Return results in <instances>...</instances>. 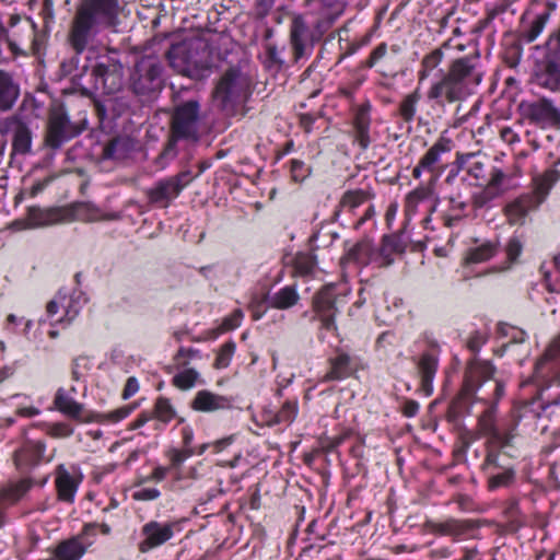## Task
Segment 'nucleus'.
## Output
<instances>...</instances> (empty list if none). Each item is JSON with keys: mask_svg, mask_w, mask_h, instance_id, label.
Wrapping results in <instances>:
<instances>
[{"mask_svg": "<svg viewBox=\"0 0 560 560\" xmlns=\"http://www.w3.org/2000/svg\"><path fill=\"white\" fill-rule=\"evenodd\" d=\"M349 4V0H303V5L316 16V20L311 25L304 15H293L289 37L294 62L312 55L315 44L345 14Z\"/></svg>", "mask_w": 560, "mask_h": 560, "instance_id": "nucleus-1", "label": "nucleus"}, {"mask_svg": "<svg viewBox=\"0 0 560 560\" xmlns=\"http://www.w3.org/2000/svg\"><path fill=\"white\" fill-rule=\"evenodd\" d=\"M480 57L478 52L454 59L440 80L427 92V98L443 106L463 102L474 93L482 80Z\"/></svg>", "mask_w": 560, "mask_h": 560, "instance_id": "nucleus-2", "label": "nucleus"}, {"mask_svg": "<svg viewBox=\"0 0 560 560\" xmlns=\"http://www.w3.org/2000/svg\"><path fill=\"white\" fill-rule=\"evenodd\" d=\"M118 22L116 0H82L68 32V43L77 55L82 54L103 28H115Z\"/></svg>", "mask_w": 560, "mask_h": 560, "instance_id": "nucleus-3", "label": "nucleus"}, {"mask_svg": "<svg viewBox=\"0 0 560 560\" xmlns=\"http://www.w3.org/2000/svg\"><path fill=\"white\" fill-rule=\"evenodd\" d=\"M253 89L252 77L241 67L233 66L219 77L212 91V97L224 115L235 116L249 100Z\"/></svg>", "mask_w": 560, "mask_h": 560, "instance_id": "nucleus-4", "label": "nucleus"}, {"mask_svg": "<svg viewBox=\"0 0 560 560\" xmlns=\"http://www.w3.org/2000/svg\"><path fill=\"white\" fill-rule=\"evenodd\" d=\"M201 120V105L198 100L191 98L175 105L170 122L171 138L164 152L173 150L179 140L197 141Z\"/></svg>", "mask_w": 560, "mask_h": 560, "instance_id": "nucleus-5", "label": "nucleus"}, {"mask_svg": "<svg viewBox=\"0 0 560 560\" xmlns=\"http://www.w3.org/2000/svg\"><path fill=\"white\" fill-rule=\"evenodd\" d=\"M86 128L85 115L71 120L62 104L54 105L48 112L44 142L49 149L58 150L63 143L78 137Z\"/></svg>", "mask_w": 560, "mask_h": 560, "instance_id": "nucleus-6", "label": "nucleus"}, {"mask_svg": "<svg viewBox=\"0 0 560 560\" xmlns=\"http://www.w3.org/2000/svg\"><path fill=\"white\" fill-rule=\"evenodd\" d=\"M494 371V366L488 361L471 360L466 368L463 394L465 396L474 395L485 383L490 381L492 393L481 399L491 400L493 404L498 402L504 395V384L501 381L492 380Z\"/></svg>", "mask_w": 560, "mask_h": 560, "instance_id": "nucleus-7", "label": "nucleus"}, {"mask_svg": "<svg viewBox=\"0 0 560 560\" xmlns=\"http://www.w3.org/2000/svg\"><path fill=\"white\" fill-rule=\"evenodd\" d=\"M195 178H197V175H194L190 170H183L177 174L156 180L145 189L144 195L150 205L165 209Z\"/></svg>", "mask_w": 560, "mask_h": 560, "instance_id": "nucleus-8", "label": "nucleus"}, {"mask_svg": "<svg viewBox=\"0 0 560 560\" xmlns=\"http://www.w3.org/2000/svg\"><path fill=\"white\" fill-rule=\"evenodd\" d=\"M94 93L114 96L124 88V66L114 57H102L92 68Z\"/></svg>", "mask_w": 560, "mask_h": 560, "instance_id": "nucleus-9", "label": "nucleus"}, {"mask_svg": "<svg viewBox=\"0 0 560 560\" xmlns=\"http://www.w3.org/2000/svg\"><path fill=\"white\" fill-rule=\"evenodd\" d=\"M131 88L139 96L154 97L163 88L161 63L152 57L141 58L135 66Z\"/></svg>", "mask_w": 560, "mask_h": 560, "instance_id": "nucleus-10", "label": "nucleus"}, {"mask_svg": "<svg viewBox=\"0 0 560 560\" xmlns=\"http://www.w3.org/2000/svg\"><path fill=\"white\" fill-rule=\"evenodd\" d=\"M533 58L535 61L534 80L541 86L550 90L557 89L560 83V54L536 46Z\"/></svg>", "mask_w": 560, "mask_h": 560, "instance_id": "nucleus-11", "label": "nucleus"}, {"mask_svg": "<svg viewBox=\"0 0 560 560\" xmlns=\"http://www.w3.org/2000/svg\"><path fill=\"white\" fill-rule=\"evenodd\" d=\"M424 526L433 535L450 536L453 540H458L471 530L479 528L480 522L448 517L442 522L427 521Z\"/></svg>", "mask_w": 560, "mask_h": 560, "instance_id": "nucleus-12", "label": "nucleus"}, {"mask_svg": "<svg viewBox=\"0 0 560 560\" xmlns=\"http://www.w3.org/2000/svg\"><path fill=\"white\" fill-rule=\"evenodd\" d=\"M314 308L322 320L323 327L331 329L335 324V315L337 312L336 296L332 287H325L317 292L314 296Z\"/></svg>", "mask_w": 560, "mask_h": 560, "instance_id": "nucleus-13", "label": "nucleus"}, {"mask_svg": "<svg viewBox=\"0 0 560 560\" xmlns=\"http://www.w3.org/2000/svg\"><path fill=\"white\" fill-rule=\"evenodd\" d=\"M142 534L145 536V539L139 544V550L141 552H148L149 550L163 545L173 537V525H163L152 521L142 527Z\"/></svg>", "mask_w": 560, "mask_h": 560, "instance_id": "nucleus-14", "label": "nucleus"}, {"mask_svg": "<svg viewBox=\"0 0 560 560\" xmlns=\"http://www.w3.org/2000/svg\"><path fill=\"white\" fill-rule=\"evenodd\" d=\"M95 526V524H86L80 535L60 541L54 550V559L80 560L86 552V546L82 542V537Z\"/></svg>", "mask_w": 560, "mask_h": 560, "instance_id": "nucleus-15", "label": "nucleus"}, {"mask_svg": "<svg viewBox=\"0 0 560 560\" xmlns=\"http://www.w3.org/2000/svg\"><path fill=\"white\" fill-rule=\"evenodd\" d=\"M46 445L37 441H25L13 454L16 468L21 471L38 465L44 456Z\"/></svg>", "mask_w": 560, "mask_h": 560, "instance_id": "nucleus-16", "label": "nucleus"}, {"mask_svg": "<svg viewBox=\"0 0 560 560\" xmlns=\"http://www.w3.org/2000/svg\"><path fill=\"white\" fill-rule=\"evenodd\" d=\"M560 371V332L550 341L542 357L535 365V375L545 377Z\"/></svg>", "mask_w": 560, "mask_h": 560, "instance_id": "nucleus-17", "label": "nucleus"}, {"mask_svg": "<svg viewBox=\"0 0 560 560\" xmlns=\"http://www.w3.org/2000/svg\"><path fill=\"white\" fill-rule=\"evenodd\" d=\"M329 370L324 376V381H341L351 376L358 370V361L348 353L338 352L336 357L329 359Z\"/></svg>", "mask_w": 560, "mask_h": 560, "instance_id": "nucleus-18", "label": "nucleus"}, {"mask_svg": "<svg viewBox=\"0 0 560 560\" xmlns=\"http://www.w3.org/2000/svg\"><path fill=\"white\" fill-rule=\"evenodd\" d=\"M439 359L436 355L424 352L417 362L418 375L420 377V390L430 396L433 393V380L438 371Z\"/></svg>", "mask_w": 560, "mask_h": 560, "instance_id": "nucleus-19", "label": "nucleus"}, {"mask_svg": "<svg viewBox=\"0 0 560 560\" xmlns=\"http://www.w3.org/2000/svg\"><path fill=\"white\" fill-rule=\"evenodd\" d=\"M20 96V84L12 72L0 69V112L12 109Z\"/></svg>", "mask_w": 560, "mask_h": 560, "instance_id": "nucleus-20", "label": "nucleus"}, {"mask_svg": "<svg viewBox=\"0 0 560 560\" xmlns=\"http://www.w3.org/2000/svg\"><path fill=\"white\" fill-rule=\"evenodd\" d=\"M422 95L420 90L417 88L411 93L405 95L398 105V116L405 122H411L417 119L418 125L425 126L429 124V115H419L417 116V107L419 102L421 101Z\"/></svg>", "mask_w": 560, "mask_h": 560, "instance_id": "nucleus-21", "label": "nucleus"}, {"mask_svg": "<svg viewBox=\"0 0 560 560\" xmlns=\"http://www.w3.org/2000/svg\"><path fill=\"white\" fill-rule=\"evenodd\" d=\"M558 180V174L553 170H549L539 177L533 178V194L527 196V211L537 208L545 201L552 185Z\"/></svg>", "mask_w": 560, "mask_h": 560, "instance_id": "nucleus-22", "label": "nucleus"}, {"mask_svg": "<svg viewBox=\"0 0 560 560\" xmlns=\"http://www.w3.org/2000/svg\"><path fill=\"white\" fill-rule=\"evenodd\" d=\"M191 408L201 412H213L231 407V400L209 390H199L190 404Z\"/></svg>", "mask_w": 560, "mask_h": 560, "instance_id": "nucleus-23", "label": "nucleus"}, {"mask_svg": "<svg viewBox=\"0 0 560 560\" xmlns=\"http://www.w3.org/2000/svg\"><path fill=\"white\" fill-rule=\"evenodd\" d=\"M504 175L501 173V168H493L490 173V179L488 184L480 190L475 194L472 197V205L475 208H482L503 191L502 189V178Z\"/></svg>", "mask_w": 560, "mask_h": 560, "instance_id": "nucleus-24", "label": "nucleus"}, {"mask_svg": "<svg viewBox=\"0 0 560 560\" xmlns=\"http://www.w3.org/2000/svg\"><path fill=\"white\" fill-rule=\"evenodd\" d=\"M72 214L67 208L42 209L39 207L28 208V219L35 225H48L66 220Z\"/></svg>", "mask_w": 560, "mask_h": 560, "instance_id": "nucleus-25", "label": "nucleus"}, {"mask_svg": "<svg viewBox=\"0 0 560 560\" xmlns=\"http://www.w3.org/2000/svg\"><path fill=\"white\" fill-rule=\"evenodd\" d=\"M79 482L80 481L78 479L70 475L65 465H59L57 467L55 483L59 500L72 503Z\"/></svg>", "mask_w": 560, "mask_h": 560, "instance_id": "nucleus-26", "label": "nucleus"}, {"mask_svg": "<svg viewBox=\"0 0 560 560\" xmlns=\"http://www.w3.org/2000/svg\"><path fill=\"white\" fill-rule=\"evenodd\" d=\"M477 153H457L454 165L456 167V175L460 171H465L467 174L472 176L476 179H480L485 177V163L482 161L477 160ZM451 173L447 176V182L451 179Z\"/></svg>", "mask_w": 560, "mask_h": 560, "instance_id": "nucleus-27", "label": "nucleus"}, {"mask_svg": "<svg viewBox=\"0 0 560 560\" xmlns=\"http://www.w3.org/2000/svg\"><path fill=\"white\" fill-rule=\"evenodd\" d=\"M436 178L433 177L427 185H421L411 190L405 199V212L408 217L417 212L420 202L430 200L434 194V185Z\"/></svg>", "mask_w": 560, "mask_h": 560, "instance_id": "nucleus-28", "label": "nucleus"}, {"mask_svg": "<svg viewBox=\"0 0 560 560\" xmlns=\"http://www.w3.org/2000/svg\"><path fill=\"white\" fill-rule=\"evenodd\" d=\"M527 116H529L530 119L542 124L557 125L560 122L559 110L546 101L528 106Z\"/></svg>", "mask_w": 560, "mask_h": 560, "instance_id": "nucleus-29", "label": "nucleus"}, {"mask_svg": "<svg viewBox=\"0 0 560 560\" xmlns=\"http://www.w3.org/2000/svg\"><path fill=\"white\" fill-rule=\"evenodd\" d=\"M165 55L170 65L178 72H184L190 65H196V61L192 60V57L189 54V48L186 43L172 45Z\"/></svg>", "mask_w": 560, "mask_h": 560, "instance_id": "nucleus-30", "label": "nucleus"}, {"mask_svg": "<svg viewBox=\"0 0 560 560\" xmlns=\"http://www.w3.org/2000/svg\"><path fill=\"white\" fill-rule=\"evenodd\" d=\"M502 211L509 225L522 226L525 222V196L520 195L506 201Z\"/></svg>", "mask_w": 560, "mask_h": 560, "instance_id": "nucleus-31", "label": "nucleus"}, {"mask_svg": "<svg viewBox=\"0 0 560 560\" xmlns=\"http://www.w3.org/2000/svg\"><path fill=\"white\" fill-rule=\"evenodd\" d=\"M54 405L63 415L80 419L83 411V405L77 402L72 397L67 395L63 388H59L54 398Z\"/></svg>", "mask_w": 560, "mask_h": 560, "instance_id": "nucleus-32", "label": "nucleus"}, {"mask_svg": "<svg viewBox=\"0 0 560 560\" xmlns=\"http://www.w3.org/2000/svg\"><path fill=\"white\" fill-rule=\"evenodd\" d=\"M452 141L447 138H440L420 159V167L432 172L434 165L440 161L441 155L451 151Z\"/></svg>", "mask_w": 560, "mask_h": 560, "instance_id": "nucleus-33", "label": "nucleus"}, {"mask_svg": "<svg viewBox=\"0 0 560 560\" xmlns=\"http://www.w3.org/2000/svg\"><path fill=\"white\" fill-rule=\"evenodd\" d=\"M370 116L368 110L360 109L354 118V139L362 150H366L371 143L370 130Z\"/></svg>", "mask_w": 560, "mask_h": 560, "instance_id": "nucleus-34", "label": "nucleus"}, {"mask_svg": "<svg viewBox=\"0 0 560 560\" xmlns=\"http://www.w3.org/2000/svg\"><path fill=\"white\" fill-rule=\"evenodd\" d=\"M373 247L370 241L362 240L355 243L347 254L341 258V262H355L359 265H368Z\"/></svg>", "mask_w": 560, "mask_h": 560, "instance_id": "nucleus-35", "label": "nucleus"}, {"mask_svg": "<svg viewBox=\"0 0 560 560\" xmlns=\"http://www.w3.org/2000/svg\"><path fill=\"white\" fill-rule=\"evenodd\" d=\"M300 295L292 285L284 287L275 293L269 301L273 308L287 310L298 304Z\"/></svg>", "mask_w": 560, "mask_h": 560, "instance_id": "nucleus-36", "label": "nucleus"}, {"mask_svg": "<svg viewBox=\"0 0 560 560\" xmlns=\"http://www.w3.org/2000/svg\"><path fill=\"white\" fill-rule=\"evenodd\" d=\"M12 145L15 153L26 154L32 147V132L30 128L22 121H16Z\"/></svg>", "mask_w": 560, "mask_h": 560, "instance_id": "nucleus-37", "label": "nucleus"}, {"mask_svg": "<svg viewBox=\"0 0 560 560\" xmlns=\"http://www.w3.org/2000/svg\"><path fill=\"white\" fill-rule=\"evenodd\" d=\"M407 248V242L402 238L401 234L386 235L383 237V244L381 248V255L385 259L386 265H390L393 259L390 255L402 254Z\"/></svg>", "mask_w": 560, "mask_h": 560, "instance_id": "nucleus-38", "label": "nucleus"}, {"mask_svg": "<svg viewBox=\"0 0 560 560\" xmlns=\"http://www.w3.org/2000/svg\"><path fill=\"white\" fill-rule=\"evenodd\" d=\"M372 197L373 195L365 189L347 190L339 201V207L348 210H353L357 207L370 200Z\"/></svg>", "mask_w": 560, "mask_h": 560, "instance_id": "nucleus-39", "label": "nucleus"}, {"mask_svg": "<svg viewBox=\"0 0 560 560\" xmlns=\"http://www.w3.org/2000/svg\"><path fill=\"white\" fill-rule=\"evenodd\" d=\"M504 516L506 521V527L510 532L514 533L520 530V528L523 526V512L520 501H509L504 509Z\"/></svg>", "mask_w": 560, "mask_h": 560, "instance_id": "nucleus-40", "label": "nucleus"}, {"mask_svg": "<svg viewBox=\"0 0 560 560\" xmlns=\"http://www.w3.org/2000/svg\"><path fill=\"white\" fill-rule=\"evenodd\" d=\"M443 58V47H439L425 55L421 60V68L418 72L419 82L424 81L430 75V72L442 62Z\"/></svg>", "mask_w": 560, "mask_h": 560, "instance_id": "nucleus-41", "label": "nucleus"}, {"mask_svg": "<svg viewBox=\"0 0 560 560\" xmlns=\"http://www.w3.org/2000/svg\"><path fill=\"white\" fill-rule=\"evenodd\" d=\"M510 445V439L502 440L500 443L498 442H488V452L486 459L482 464V468L485 470L494 471L497 468H502L503 466L500 464L499 458L500 454L497 452L498 447H505Z\"/></svg>", "mask_w": 560, "mask_h": 560, "instance_id": "nucleus-42", "label": "nucleus"}, {"mask_svg": "<svg viewBox=\"0 0 560 560\" xmlns=\"http://www.w3.org/2000/svg\"><path fill=\"white\" fill-rule=\"evenodd\" d=\"M128 140L114 138L103 149L102 156L106 160H121L126 156Z\"/></svg>", "mask_w": 560, "mask_h": 560, "instance_id": "nucleus-43", "label": "nucleus"}, {"mask_svg": "<svg viewBox=\"0 0 560 560\" xmlns=\"http://www.w3.org/2000/svg\"><path fill=\"white\" fill-rule=\"evenodd\" d=\"M479 430L483 435H488L490 438L488 442L500 443L502 440L506 439L497 430L490 411H485L479 418Z\"/></svg>", "mask_w": 560, "mask_h": 560, "instance_id": "nucleus-44", "label": "nucleus"}, {"mask_svg": "<svg viewBox=\"0 0 560 560\" xmlns=\"http://www.w3.org/2000/svg\"><path fill=\"white\" fill-rule=\"evenodd\" d=\"M292 265L296 275L307 276L312 273L315 268V256L310 253H298L292 259Z\"/></svg>", "mask_w": 560, "mask_h": 560, "instance_id": "nucleus-45", "label": "nucleus"}, {"mask_svg": "<svg viewBox=\"0 0 560 560\" xmlns=\"http://www.w3.org/2000/svg\"><path fill=\"white\" fill-rule=\"evenodd\" d=\"M497 252L494 244L488 242L467 253L466 261L471 264H479L490 259Z\"/></svg>", "mask_w": 560, "mask_h": 560, "instance_id": "nucleus-46", "label": "nucleus"}, {"mask_svg": "<svg viewBox=\"0 0 560 560\" xmlns=\"http://www.w3.org/2000/svg\"><path fill=\"white\" fill-rule=\"evenodd\" d=\"M153 418L163 423H168L176 417V411L171 405L170 400L165 397H159L154 404Z\"/></svg>", "mask_w": 560, "mask_h": 560, "instance_id": "nucleus-47", "label": "nucleus"}, {"mask_svg": "<svg viewBox=\"0 0 560 560\" xmlns=\"http://www.w3.org/2000/svg\"><path fill=\"white\" fill-rule=\"evenodd\" d=\"M499 331L502 336L510 337V341L502 345L500 349L502 353L509 351L512 346L522 343L524 340V331L522 329H516L509 324H501L499 326Z\"/></svg>", "mask_w": 560, "mask_h": 560, "instance_id": "nucleus-48", "label": "nucleus"}, {"mask_svg": "<svg viewBox=\"0 0 560 560\" xmlns=\"http://www.w3.org/2000/svg\"><path fill=\"white\" fill-rule=\"evenodd\" d=\"M523 152H520L516 158V163L512 168L508 167L505 171L501 170V173L504 175L502 178V188L504 189H512L517 186V184L514 183L515 178H520L522 176V159Z\"/></svg>", "mask_w": 560, "mask_h": 560, "instance_id": "nucleus-49", "label": "nucleus"}, {"mask_svg": "<svg viewBox=\"0 0 560 560\" xmlns=\"http://www.w3.org/2000/svg\"><path fill=\"white\" fill-rule=\"evenodd\" d=\"M31 488V481L20 480L19 482L11 483L2 490V497L7 500L18 501L22 498Z\"/></svg>", "mask_w": 560, "mask_h": 560, "instance_id": "nucleus-50", "label": "nucleus"}, {"mask_svg": "<svg viewBox=\"0 0 560 560\" xmlns=\"http://www.w3.org/2000/svg\"><path fill=\"white\" fill-rule=\"evenodd\" d=\"M489 474H490V477H489L488 486H489V489H491V490L497 489L499 487L509 486L514 478V471L510 468H505L501 472H494L491 470V471H489Z\"/></svg>", "mask_w": 560, "mask_h": 560, "instance_id": "nucleus-51", "label": "nucleus"}, {"mask_svg": "<svg viewBox=\"0 0 560 560\" xmlns=\"http://www.w3.org/2000/svg\"><path fill=\"white\" fill-rule=\"evenodd\" d=\"M235 351V343L233 341L225 342L218 351L213 366L215 369H224L230 364V361Z\"/></svg>", "mask_w": 560, "mask_h": 560, "instance_id": "nucleus-52", "label": "nucleus"}, {"mask_svg": "<svg viewBox=\"0 0 560 560\" xmlns=\"http://www.w3.org/2000/svg\"><path fill=\"white\" fill-rule=\"evenodd\" d=\"M198 373L192 369H188L173 377V385L179 389H188L195 385Z\"/></svg>", "mask_w": 560, "mask_h": 560, "instance_id": "nucleus-53", "label": "nucleus"}, {"mask_svg": "<svg viewBox=\"0 0 560 560\" xmlns=\"http://www.w3.org/2000/svg\"><path fill=\"white\" fill-rule=\"evenodd\" d=\"M90 370L88 357L80 355L72 361L71 376L73 381H80Z\"/></svg>", "mask_w": 560, "mask_h": 560, "instance_id": "nucleus-54", "label": "nucleus"}, {"mask_svg": "<svg viewBox=\"0 0 560 560\" xmlns=\"http://www.w3.org/2000/svg\"><path fill=\"white\" fill-rule=\"evenodd\" d=\"M548 16V13H542L532 22L530 30L527 31V43L535 40L537 36L542 32Z\"/></svg>", "mask_w": 560, "mask_h": 560, "instance_id": "nucleus-55", "label": "nucleus"}, {"mask_svg": "<svg viewBox=\"0 0 560 560\" xmlns=\"http://www.w3.org/2000/svg\"><path fill=\"white\" fill-rule=\"evenodd\" d=\"M296 413V405L291 401H285L282 408L276 415V422H291Z\"/></svg>", "mask_w": 560, "mask_h": 560, "instance_id": "nucleus-56", "label": "nucleus"}, {"mask_svg": "<svg viewBox=\"0 0 560 560\" xmlns=\"http://www.w3.org/2000/svg\"><path fill=\"white\" fill-rule=\"evenodd\" d=\"M243 318V313L241 310H235L232 314L225 317L220 325L219 329L221 332L230 331L237 328Z\"/></svg>", "mask_w": 560, "mask_h": 560, "instance_id": "nucleus-57", "label": "nucleus"}, {"mask_svg": "<svg viewBox=\"0 0 560 560\" xmlns=\"http://www.w3.org/2000/svg\"><path fill=\"white\" fill-rule=\"evenodd\" d=\"M167 455L171 459V466L173 468H178L189 456L192 455V451L189 448H185L183 451L173 448L167 453Z\"/></svg>", "mask_w": 560, "mask_h": 560, "instance_id": "nucleus-58", "label": "nucleus"}, {"mask_svg": "<svg viewBox=\"0 0 560 560\" xmlns=\"http://www.w3.org/2000/svg\"><path fill=\"white\" fill-rule=\"evenodd\" d=\"M523 249V244L520 237H511L506 245V256L510 261H515Z\"/></svg>", "mask_w": 560, "mask_h": 560, "instance_id": "nucleus-59", "label": "nucleus"}, {"mask_svg": "<svg viewBox=\"0 0 560 560\" xmlns=\"http://www.w3.org/2000/svg\"><path fill=\"white\" fill-rule=\"evenodd\" d=\"M291 173L295 182H301L308 176V170L305 167L304 162L300 160L291 161Z\"/></svg>", "mask_w": 560, "mask_h": 560, "instance_id": "nucleus-60", "label": "nucleus"}, {"mask_svg": "<svg viewBox=\"0 0 560 560\" xmlns=\"http://www.w3.org/2000/svg\"><path fill=\"white\" fill-rule=\"evenodd\" d=\"M387 54V45L385 43H381L376 46L371 52L370 57L365 61V67L373 68L378 60L384 58Z\"/></svg>", "mask_w": 560, "mask_h": 560, "instance_id": "nucleus-61", "label": "nucleus"}, {"mask_svg": "<svg viewBox=\"0 0 560 560\" xmlns=\"http://www.w3.org/2000/svg\"><path fill=\"white\" fill-rule=\"evenodd\" d=\"M72 433L73 429L67 423H55L48 430V434L52 438H66Z\"/></svg>", "mask_w": 560, "mask_h": 560, "instance_id": "nucleus-62", "label": "nucleus"}, {"mask_svg": "<svg viewBox=\"0 0 560 560\" xmlns=\"http://www.w3.org/2000/svg\"><path fill=\"white\" fill-rule=\"evenodd\" d=\"M266 54H267V59H268V62L270 63V66H276L278 69H280L284 61L283 59L281 58L280 56V51L278 50L277 46L275 45H268L266 47Z\"/></svg>", "mask_w": 560, "mask_h": 560, "instance_id": "nucleus-63", "label": "nucleus"}, {"mask_svg": "<svg viewBox=\"0 0 560 560\" xmlns=\"http://www.w3.org/2000/svg\"><path fill=\"white\" fill-rule=\"evenodd\" d=\"M485 342V334L480 331H474L467 340V348L472 352H477Z\"/></svg>", "mask_w": 560, "mask_h": 560, "instance_id": "nucleus-64", "label": "nucleus"}]
</instances>
